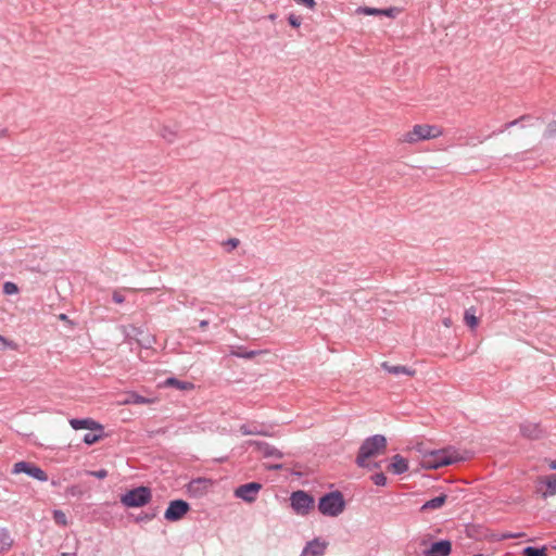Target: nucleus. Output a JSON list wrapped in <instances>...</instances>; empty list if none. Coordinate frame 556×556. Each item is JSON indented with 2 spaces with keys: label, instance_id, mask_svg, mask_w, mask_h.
I'll use <instances>...</instances> for the list:
<instances>
[{
  "label": "nucleus",
  "instance_id": "1",
  "mask_svg": "<svg viewBox=\"0 0 556 556\" xmlns=\"http://www.w3.org/2000/svg\"><path fill=\"white\" fill-rule=\"evenodd\" d=\"M387 447V439L381 434H375L367 438L361 445L356 457L357 466L362 468L376 469L380 467L379 463L370 459L384 453Z\"/></svg>",
  "mask_w": 556,
  "mask_h": 556
},
{
  "label": "nucleus",
  "instance_id": "2",
  "mask_svg": "<svg viewBox=\"0 0 556 556\" xmlns=\"http://www.w3.org/2000/svg\"><path fill=\"white\" fill-rule=\"evenodd\" d=\"M460 456L454 448L425 451L421 454L420 464L426 469H438L460 460Z\"/></svg>",
  "mask_w": 556,
  "mask_h": 556
},
{
  "label": "nucleus",
  "instance_id": "3",
  "mask_svg": "<svg viewBox=\"0 0 556 556\" xmlns=\"http://www.w3.org/2000/svg\"><path fill=\"white\" fill-rule=\"evenodd\" d=\"M443 134V128L438 125L416 124L410 130L402 134L399 140L402 143L416 144L420 141L437 139Z\"/></svg>",
  "mask_w": 556,
  "mask_h": 556
},
{
  "label": "nucleus",
  "instance_id": "4",
  "mask_svg": "<svg viewBox=\"0 0 556 556\" xmlns=\"http://www.w3.org/2000/svg\"><path fill=\"white\" fill-rule=\"evenodd\" d=\"M345 508V501L339 491L330 492L319 498L318 510L328 517H337Z\"/></svg>",
  "mask_w": 556,
  "mask_h": 556
},
{
  "label": "nucleus",
  "instance_id": "5",
  "mask_svg": "<svg viewBox=\"0 0 556 556\" xmlns=\"http://www.w3.org/2000/svg\"><path fill=\"white\" fill-rule=\"evenodd\" d=\"M152 498L151 490L147 486L135 488L121 496V503L128 508L142 507Z\"/></svg>",
  "mask_w": 556,
  "mask_h": 556
},
{
  "label": "nucleus",
  "instance_id": "6",
  "mask_svg": "<svg viewBox=\"0 0 556 556\" xmlns=\"http://www.w3.org/2000/svg\"><path fill=\"white\" fill-rule=\"evenodd\" d=\"M291 507L295 514L305 516L314 506V498L304 491H295L290 496Z\"/></svg>",
  "mask_w": 556,
  "mask_h": 556
},
{
  "label": "nucleus",
  "instance_id": "7",
  "mask_svg": "<svg viewBox=\"0 0 556 556\" xmlns=\"http://www.w3.org/2000/svg\"><path fill=\"white\" fill-rule=\"evenodd\" d=\"M262 489V484L258 482H250L238 486L235 490V496L241 498L247 503H253L256 501L257 495Z\"/></svg>",
  "mask_w": 556,
  "mask_h": 556
},
{
  "label": "nucleus",
  "instance_id": "8",
  "mask_svg": "<svg viewBox=\"0 0 556 556\" xmlns=\"http://www.w3.org/2000/svg\"><path fill=\"white\" fill-rule=\"evenodd\" d=\"M189 510V504L182 500L172 501L164 513V518L168 521L180 520Z\"/></svg>",
  "mask_w": 556,
  "mask_h": 556
},
{
  "label": "nucleus",
  "instance_id": "9",
  "mask_svg": "<svg viewBox=\"0 0 556 556\" xmlns=\"http://www.w3.org/2000/svg\"><path fill=\"white\" fill-rule=\"evenodd\" d=\"M328 542L321 539H314L306 543L300 556H323Z\"/></svg>",
  "mask_w": 556,
  "mask_h": 556
},
{
  "label": "nucleus",
  "instance_id": "10",
  "mask_svg": "<svg viewBox=\"0 0 556 556\" xmlns=\"http://www.w3.org/2000/svg\"><path fill=\"white\" fill-rule=\"evenodd\" d=\"M70 425L74 430L88 429L91 431L103 432V426L91 418L70 419Z\"/></svg>",
  "mask_w": 556,
  "mask_h": 556
},
{
  "label": "nucleus",
  "instance_id": "11",
  "mask_svg": "<svg viewBox=\"0 0 556 556\" xmlns=\"http://www.w3.org/2000/svg\"><path fill=\"white\" fill-rule=\"evenodd\" d=\"M357 14L363 15H377V16H387L394 18L399 10L395 8H389V9H376V8H369V7H361L356 10Z\"/></svg>",
  "mask_w": 556,
  "mask_h": 556
},
{
  "label": "nucleus",
  "instance_id": "12",
  "mask_svg": "<svg viewBox=\"0 0 556 556\" xmlns=\"http://www.w3.org/2000/svg\"><path fill=\"white\" fill-rule=\"evenodd\" d=\"M247 444L255 446L257 451H260L265 457H275L281 458L282 453L276 447L269 445L266 442L261 441H248Z\"/></svg>",
  "mask_w": 556,
  "mask_h": 556
},
{
  "label": "nucleus",
  "instance_id": "13",
  "mask_svg": "<svg viewBox=\"0 0 556 556\" xmlns=\"http://www.w3.org/2000/svg\"><path fill=\"white\" fill-rule=\"evenodd\" d=\"M451 553V542L447 540L439 541L425 551V556H447Z\"/></svg>",
  "mask_w": 556,
  "mask_h": 556
},
{
  "label": "nucleus",
  "instance_id": "14",
  "mask_svg": "<svg viewBox=\"0 0 556 556\" xmlns=\"http://www.w3.org/2000/svg\"><path fill=\"white\" fill-rule=\"evenodd\" d=\"M389 470L392 471L395 475L404 473L408 470V463L407 460L402 457L401 455H394L391 458V463L389 465Z\"/></svg>",
  "mask_w": 556,
  "mask_h": 556
},
{
  "label": "nucleus",
  "instance_id": "15",
  "mask_svg": "<svg viewBox=\"0 0 556 556\" xmlns=\"http://www.w3.org/2000/svg\"><path fill=\"white\" fill-rule=\"evenodd\" d=\"M520 431L523 437L529 439H539L542 435V430L539 425L533 422H525L520 426Z\"/></svg>",
  "mask_w": 556,
  "mask_h": 556
},
{
  "label": "nucleus",
  "instance_id": "16",
  "mask_svg": "<svg viewBox=\"0 0 556 556\" xmlns=\"http://www.w3.org/2000/svg\"><path fill=\"white\" fill-rule=\"evenodd\" d=\"M154 399L141 396L135 392H128L126 397L119 402L121 405L129 404H151L154 403Z\"/></svg>",
  "mask_w": 556,
  "mask_h": 556
},
{
  "label": "nucleus",
  "instance_id": "17",
  "mask_svg": "<svg viewBox=\"0 0 556 556\" xmlns=\"http://www.w3.org/2000/svg\"><path fill=\"white\" fill-rule=\"evenodd\" d=\"M542 483L546 485V490L542 491L543 497L546 498L556 494V473L545 477Z\"/></svg>",
  "mask_w": 556,
  "mask_h": 556
},
{
  "label": "nucleus",
  "instance_id": "18",
  "mask_svg": "<svg viewBox=\"0 0 556 556\" xmlns=\"http://www.w3.org/2000/svg\"><path fill=\"white\" fill-rule=\"evenodd\" d=\"M229 353L232 356L250 359V358H253L256 355L261 354L262 352L261 351H247L241 346H230Z\"/></svg>",
  "mask_w": 556,
  "mask_h": 556
},
{
  "label": "nucleus",
  "instance_id": "19",
  "mask_svg": "<svg viewBox=\"0 0 556 556\" xmlns=\"http://www.w3.org/2000/svg\"><path fill=\"white\" fill-rule=\"evenodd\" d=\"M382 368L393 375H408V376L414 375V370H410L409 368H407L405 366H401V365L393 366V365H389L388 363H382Z\"/></svg>",
  "mask_w": 556,
  "mask_h": 556
},
{
  "label": "nucleus",
  "instance_id": "20",
  "mask_svg": "<svg viewBox=\"0 0 556 556\" xmlns=\"http://www.w3.org/2000/svg\"><path fill=\"white\" fill-rule=\"evenodd\" d=\"M164 386L165 387H174L176 389H179V390H191L193 389V383L191 382H188V381H180L176 378H168L165 380L164 382Z\"/></svg>",
  "mask_w": 556,
  "mask_h": 556
},
{
  "label": "nucleus",
  "instance_id": "21",
  "mask_svg": "<svg viewBox=\"0 0 556 556\" xmlns=\"http://www.w3.org/2000/svg\"><path fill=\"white\" fill-rule=\"evenodd\" d=\"M239 430L243 435H267V432L256 425H242Z\"/></svg>",
  "mask_w": 556,
  "mask_h": 556
},
{
  "label": "nucleus",
  "instance_id": "22",
  "mask_svg": "<svg viewBox=\"0 0 556 556\" xmlns=\"http://www.w3.org/2000/svg\"><path fill=\"white\" fill-rule=\"evenodd\" d=\"M445 500H446V496L445 495H440V496H437L430 501H427L421 509L424 510H428V509H437V508H440L444 503H445Z\"/></svg>",
  "mask_w": 556,
  "mask_h": 556
},
{
  "label": "nucleus",
  "instance_id": "23",
  "mask_svg": "<svg viewBox=\"0 0 556 556\" xmlns=\"http://www.w3.org/2000/svg\"><path fill=\"white\" fill-rule=\"evenodd\" d=\"M13 544V540L5 529L0 530V552L9 549Z\"/></svg>",
  "mask_w": 556,
  "mask_h": 556
},
{
  "label": "nucleus",
  "instance_id": "24",
  "mask_svg": "<svg viewBox=\"0 0 556 556\" xmlns=\"http://www.w3.org/2000/svg\"><path fill=\"white\" fill-rule=\"evenodd\" d=\"M34 464L28 462H17L13 465L12 473L18 475V473H26L28 476L31 467Z\"/></svg>",
  "mask_w": 556,
  "mask_h": 556
},
{
  "label": "nucleus",
  "instance_id": "25",
  "mask_svg": "<svg viewBox=\"0 0 556 556\" xmlns=\"http://www.w3.org/2000/svg\"><path fill=\"white\" fill-rule=\"evenodd\" d=\"M160 136L167 142H174L177 138V132L169 126H162L160 129Z\"/></svg>",
  "mask_w": 556,
  "mask_h": 556
},
{
  "label": "nucleus",
  "instance_id": "26",
  "mask_svg": "<svg viewBox=\"0 0 556 556\" xmlns=\"http://www.w3.org/2000/svg\"><path fill=\"white\" fill-rule=\"evenodd\" d=\"M464 320H465V324L470 327L471 329H475L478 324H479V319L478 317L475 315V312L473 309H467L465 312V316H464Z\"/></svg>",
  "mask_w": 556,
  "mask_h": 556
},
{
  "label": "nucleus",
  "instance_id": "27",
  "mask_svg": "<svg viewBox=\"0 0 556 556\" xmlns=\"http://www.w3.org/2000/svg\"><path fill=\"white\" fill-rule=\"evenodd\" d=\"M29 477L38 480V481H47L48 476L47 473L38 466L34 465L28 473Z\"/></svg>",
  "mask_w": 556,
  "mask_h": 556
},
{
  "label": "nucleus",
  "instance_id": "28",
  "mask_svg": "<svg viewBox=\"0 0 556 556\" xmlns=\"http://www.w3.org/2000/svg\"><path fill=\"white\" fill-rule=\"evenodd\" d=\"M102 437H103V432H100V431H98V433L90 432V433H86L84 435L83 441L86 444L91 445V444H94L96 442H98Z\"/></svg>",
  "mask_w": 556,
  "mask_h": 556
},
{
  "label": "nucleus",
  "instance_id": "29",
  "mask_svg": "<svg viewBox=\"0 0 556 556\" xmlns=\"http://www.w3.org/2000/svg\"><path fill=\"white\" fill-rule=\"evenodd\" d=\"M53 519H54L55 523L59 526H63V527L67 526V517H66L65 513L62 510L55 509L53 511Z\"/></svg>",
  "mask_w": 556,
  "mask_h": 556
},
{
  "label": "nucleus",
  "instance_id": "30",
  "mask_svg": "<svg viewBox=\"0 0 556 556\" xmlns=\"http://www.w3.org/2000/svg\"><path fill=\"white\" fill-rule=\"evenodd\" d=\"M525 556H546L545 548H535L532 546H528L523 549Z\"/></svg>",
  "mask_w": 556,
  "mask_h": 556
},
{
  "label": "nucleus",
  "instance_id": "31",
  "mask_svg": "<svg viewBox=\"0 0 556 556\" xmlns=\"http://www.w3.org/2000/svg\"><path fill=\"white\" fill-rule=\"evenodd\" d=\"M18 287L16 283L14 282H11V281H7L4 282L3 285V293L7 294V295H13V294H17L18 293Z\"/></svg>",
  "mask_w": 556,
  "mask_h": 556
},
{
  "label": "nucleus",
  "instance_id": "32",
  "mask_svg": "<svg viewBox=\"0 0 556 556\" xmlns=\"http://www.w3.org/2000/svg\"><path fill=\"white\" fill-rule=\"evenodd\" d=\"M288 22H289V24H290L292 27H295V28L300 27V26H301V24H302V20H301V17H300V16H298V15H295L294 13H290V14L288 15Z\"/></svg>",
  "mask_w": 556,
  "mask_h": 556
},
{
  "label": "nucleus",
  "instance_id": "33",
  "mask_svg": "<svg viewBox=\"0 0 556 556\" xmlns=\"http://www.w3.org/2000/svg\"><path fill=\"white\" fill-rule=\"evenodd\" d=\"M544 136H545L546 138H551V137L556 136V121L551 122V123L546 126V129H545V131H544Z\"/></svg>",
  "mask_w": 556,
  "mask_h": 556
},
{
  "label": "nucleus",
  "instance_id": "34",
  "mask_svg": "<svg viewBox=\"0 0 556 556\" xmlns=\"http://www.w3.org/2000/svg\"><path fill=\"white\" fill-rule=\"evenodd\" d=\"M371 479H372V482L379 486H383L387 483V477L381 472L374 475Z\"/></svg>",
  "mask_w": 556,
  "mask_h": 556
},
{
  "label": "nucleus",
  "instance_id": "35",
  "mask_svg": "<svg viewBox=\"0 0 556 556\" xmlns=\"http://www.w3.org/2000/svg\"><path fill=\"white\" fill-rule=\"evenodd\" d=\"M87 473L98 479H104L108 477V471L105 469L88 471Z\"/></svg>",
  "mask_w": 556,
  "mask_h": 556
},
{
  "label": "nucleus",
  "instance_id": "36",
  "mask_svg": "<svg viewBox=\"0 0 556 556\" xmlns=\"http://www.w3.org/2000/svg\"><path fill=\"white\" fill-rule=\"evenodd\" d=\"M299 4L306 7L309 10H314L316 7L315 0H295Z\"/></svg>",
  "mask_w": 556,
  "mask_h": 556
},
{
  "label": "nucleus",
  "instance_id": "37",
  "mask_svg": "<svg viewBox=\"0 0 556 556\" xmlns=\"http://www.w3.org/2000/svg\"><path fill=\"white\" fill-rule=\"evenodd\" d=\"M136 340L138 341V343H140L142 346H146V348L150 346V345H151V343L154 341V340H153L152 338H150V337H147L146 339H142V340H141V339H139V338H137Z\"/></svg>",
  "mask_w": 556,
  "mask_h": 556
},
{
  "label": "nucleus",
  "instance_id": "38",
  "mask_svg": "<svg viewBox=\"0 0 556 556\" xmlns=\"http://www.w3.org/2000/svg\"><path fill=\"white\" fill-rule=\"evenodd\" d=\"M12 348V343L9 342L4 337L0 336V349Z\"/></svg>",
  "mask_w": 556,
  "mask_h": 556
},
{
  "label": "nucleus",
  "instance_id": "39",
  "mask_svg": "<svg viewBox=\"0 0 556 556\" xmlns=\"http://www.w3.org/2000/svg\"><path fill=\"white\" fill-rule=\"evenodd\" d=\"M124 300H125V299H124V296H123L121 293H118V292H114V293H113V301H114L115 303L121 304V303H123V302H124Z\"/></svg>",
  "mask_w": 556,
  "mask_h": 556
},
{
  "label": "nucleus",
  "instance_id": "40",
  "mask_svg": "<svg viewBox=\"0 0 556 556\" xmlns=\"http://www.w3.org/2000/svg\"><path fill=\"white\" fill-rule=\"evenodd\" d=\"M130 330H131V332L126 331V336L130 337V336H132V333L136 334V336L137 334H142V330H140L138 328L130 327Z\"/></svg>",
  "mask_w": 556,
  "mask_h": 556
},
{
  "label": "nucleus",
  "instance_id": "41",
  "mask_svg": "<svg viewBox=\"0 0 556 556\" xmlns=\"http://www.w3.org/2000/svg\"><path fill=\"white\" fill-rule=\"evenodd\" d=\"M227 244L231 247V249H236L239 245V240L236 238L229 239Z\"/></svg>",
  "mask_w": 556,
  "mask_h": 556
},
{
  "label": "nucleus",
  "instance_id": "42",
  "mask_svg": "<svg viewBox=\"0 0 556 556\" xmlns=\"http://www.w3.org/2000/svg\"><path fill=\"white\" fill-rule=\"evenodd\" d=\"M518 123H519V119H515V121H513V122H509V123H507V124L505 125V129H508V128H510V127H513V126L517 125Z\"/></svg>",
  "mask_w": 556,
  "mask_h": 556
},
{
  "label": "nucleus",
  "instance_id": "43",
  "mask_svg": "<svg viewBox=\"0 0 556 556\" xmlns=\"http://www.w3.org/2000/svg\"><path fill=\"white\" fill-rule=\"evenodd\" d=\"M207 325H208V321H207V320H201V321H200V327H201L202 329L206 328V327H207Z\"/></svg>",
  "mask_w": 556,
  "mask_h": 556
},
{
  "label": "nucleus",
  "instance_id": "44",
  "mask_svg": "<svg viewBox=\"0 0 556 556\" xmlns=\"http://www.w3.org/2000/svg\"><path fill=\"white\" fill-rule=\"evenodd\" d=\"M549 468H551V469H553V470H555V469H556V460H552V462L549 463Z\"/></svg>",
  "mask_w": 556,
  "mask_h": 556
},
{
  "label": "nucleus",
  "instance_id": "45",
  "mask_svg": "<svg viewBox=\"0 0 556 556\" xmlns=\"http://www.w3.org/2000/svg\"><path fill=\"white\" fill-rule=\"evenodd\" d=\"M60 318H61V319H65V318H66V315L61 314Z\"/></svg>",
  "mask_w": 556,
  "mask_h": 556
},
{
  "label": "nucleus",
  "instance_id": "46",
  "mask_svg": "<svg viewBox=\"0 0 556 556\" xmlns=\"http://www.w3.org/2000/svg\"><path fill=\"white\" fill-rule=\"evenodd\" d=\"M444 324H445V326H450L448 320H445Z\"/></svg>",
  "mask_w": 556,
  "mask_h": 556
}]
</instances>
